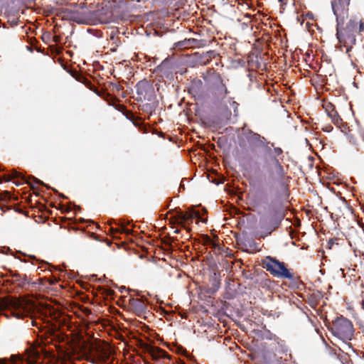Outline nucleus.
Segmentation results:
<instances>
[{
    "label": "nucleus",
    "mask_w": 364,
    "mask_h": 364,
    "mask_svg": "<svg viewBox=\"0 0 364 364\" xmlns=\"http://www.w3.org/2000/svg\"><path fill=\"white\" fill-rule=\"evenodd\" d=\"M220 286V281L218 279H217L216 278H214L212 280V287L210 288H208L206 290V292L208 294H214L219 289Z\"/></svg>",
    "instance_id": "nucleus-20"
},
{
    "label": "nucleus",
    "mask_w": 364,
    "mask_h": 364,
    "mask_svg": "<svg viewBox=\"0 0 364 364\" xmlns=\"http://www.w3.org/2000/svg\"><path fill=\"white\" fill-rule=\"evenodd\" d=\"M114 108L123 113H124V112H127V109H126V107L122 105H114Z\"/></svg>",
    "instance_id": "nucleus-25"
},
{
    "label": "nucleus",
    "mask_w": 364,
    "mask_h": 364,
    "mask_svg": "<svg viewBox=\"0 0 364 364\" xmlns=\"http://www.w3.org/2000/svg\"><path fill=\"white\" fill-rule=\"evenodd\" d=\"M338 127L341 129V131L343 132H344L346 134L349 135V137L353 138V136L350 134V130L349 127H348V125L346 123L343 122L342 119H341V122L339 123Z\"/></svg>",
    "instance_id": "nucleus-23"
},
{
    "label": "nucleus",
    "mask_w": 364,
    "mask_h": 364,
    "mask_svg": "<svg viewBox=\"0 0 364 364\" xmlns=\"http://www.w3.org/2000/svg\"><path fill=\"white\" fill-rule=\"evenodd\" d=\"M284 215L282 213L275 212L270 218L269 225L266 228L267 232L265 236L270 235L273 231L277 229ZM263 237H264L262 236Z\"/></svg>",
    "instance_id": "nucleus-14"
},
{
    "label": "nucleus",
    "mask_w": 364,
    "mask_h": 364,
    "mask_svg": "<svg viewBox=\"0 0 364 364\" xmlns=\"http://www.w3.org/2000/svg\"><path fill=\"white\" fill-rule=\"evenodd\" d=\"M86 8L85 3H81L79 6L75 9H65L64 11L65 17L72 21L78 23L87 24L91 20L94 14L92 11H84Z\"/></svg>",
    "instance_id": "nucleus-8"
},
{
    "label": "nucleus",
    "mask_w": 364,
    "mask_h": 364,
    "mask_svg": "<svg viewBox=\"0 0 364 364\" xmlns=\"http://www.w3.org/2000/svg\"><path fill=\"white\" fill-rule=\"evenodd\" d=\"M343 24L337 23L336 36L340 44L346 48V53L350 56L352 47L356 42L355 33L356 32L358 22L355 20H350L345 28H343Z\"/></svg>",
    "instance_id": "nucleus-2"
},
{
    "label": "nucleus",
    "mask_w": 364,
    "mask_h": 364,
    "mask_svg": "<svg viewBox=\"0 0 364 364\" xmlns=\"http://www.w3.org/2000/svg\"><path fill=\"white\" fill-rule=\"evenodd\" d=\"M97 351L100 353V359L103 360H107L109 357V353L108 349L107 348H99Z\"/></svg>",
    "instance_id": "nucleus-22"
},
{
    "label": "nucleus",
    "mask_w": 364,
    "mask_h": 364,
    "mask_svg": "<svg viewBox=\"0 0 364 364\" xmlns=\"http://www.w3.org/2000/svg\"><path fill=\"white\" fill-rule=\"evenodd\" d=\"M331 330L336 336L342 340H350L354 332L352 322L343 316L333 321Z\"/></svg>",
    "instance_id": "nucleus-6"
},
{
    "label": "nucleus",
    "mask_w": 364,
    "mask_h": 364,
    "mask_svg": "<svg viewBox=\"0 0 364 364\" xmlns=\"http://www.w3.org/2000/svg\"><path fill=\"white\" fill-rule=\"evenodd\" d=\"M58 40H59V37H58V36H55L53 37V41H54L55 43H57V42L58 41Z\"/></svg>",
    "instance_id": "nucleus-33"
},
{
    "label": "nucleus",
    "mask_w": 364,
    "mask_h": 364,
    "mask_svg": "<svg viewBox=\"0 0 364 364\" xmlns=\"http://www.w3.org/2000/svg\"><path fill=\"white\" fill-rule=\"evenodd\" d=\"M144 110H151V107L150 104H145L143 105Z\"/></svg>",
    "instance_id": "nucleus-30"
},
{
    "label": "nucleus",
    "mask_w": 364,
    "mask_h": 364,
    "mask_svg": "<svg viewBox=\"0 0 364 364\" xmlns=\"http://www.w3.org/2000/svg\"><path fill=\"white\" fill-rule=\"evenodd\" d=\"M202 240L204 245H208L212 248H215V242L208 235H203L202 237Z\"/></svg>",
    "instance_id": "nucleus-21"
},
{
    "label": "nucleus",
    "mask_w": 364,
    "mask_h": 364,
    "mask_svg": "<svg viewBox=\"0 0 364 364\" xmlns=\"http://www.w3.org/2000/svg\"><path fill=\"white\" fill-rule=\"evenodd\" d=\"M175 233L178 234L180 232V230L178 229H176L175 231H174Z\"/></svg>",
    "instance_id": "nucleus-36"
},
{
    "label": "nucleus",
    "mask_w": 364,
    "mask_h": 364,
    "mask_svg": "<svg viewBox=\"0 0 364 364\" xmlns=\"http://www.w3.org/2000/svg\"><path fill=\"white\" fill-rule=\"evenodd\" d=\"M323 107L332 122L336 126H338L339 123L341 122V118L336 110L335 105L330 102L325 101L323 103Z\"/></svg>",
    "instance_id": "nucleus-15"
},
{
    "label": "nucleus",
    "mask_w": 364,
    "mask_h": 364,
    "mask_svg": "<svg viewBox=\"0 0 364 364\" xmlns=\"http://www.w3.org/2000/svg\"><path fill=\"white\" fill-rule=\"evenodd\" d=\"M11 279H7L6 282L16 285V291L27 290L31 284L30 279L26 274H21L16 271H10Z\"/></svg>",
    "instance_id": "nucleus-11"
},
{
    "label": "nucleus",
    "mask_w": 364,
    "mask_h": 364,
    "mask_svg": "<svg viewBox=\"0 0 364 364\" xmlns=\"http://www.w3.org/2000/svg\"><path fill=\"white\" fill-rule=\"evenodd\" d=\"M4 309H12L14 316L21 318L31 314L32 305L23 300L5 297L0 300V310Z\"/></svg>",
    "instance_id": "nucleus-4"
},
{
    "label": "nucleus",
    "mask_w": 364,
    "mask_h": 364,
    "mask_svg": "<svg viewBox=\"0 0 364 364\" xmlns=\"http://www.w3.org/2000/svg\"><path fill=\"white\" fill-rule=\"evenodd\" d=\"M252 279L253 280V283L259 288L268 291H272L274 289V282L269 279L266 274L264 276L257 275L252 278Z\"/></svg>",
    "instance_id": "nucleus-13"
},
{
    "label": "nucleus",
    "mask_w": 364,
    "mask_h": 364,
    "mask_svg": "<svg viewBox=\"0 0 364 364\" xmlns=\"http://www.w3.org/2000/svg\"><path fill=\"white\" fill-rule=\"evenodd\" d=\"M138 102L150 101L154 97V89L150 82L146 80L138 82L135 86Z\"/></svg>",
    "instance_id": "nucleus-10"
},
{
    "label": "nucleus",
    "mask_w": 364,
    "mask_h": 364,
    "mask_svg": "<svg viewBox=\"0 0 364 364\" xmlns=\"http://www.w3.org/2000/svg\"><path fill=\"white\" fill-rule=\"evenodd\" d=\"M109 231L111 232L112 235L115 233H124L126 235H130L132 232V230L128 229L124 225L122 224L117 228H110Z\"/></svg>",
    "instance_id": "nucleus-19"
},
{
    "label": "nucleus",
    "mask_w": 364,
    "mask_h": 364,
    "mask_svg": "<svg viewBox=\"0 0 364 364\" xmlns=\"http://www.w3.org/2000/svg\"><path fill=\"white\" fill-rule=\"evenodd\" d=\"M203 83L200 79H193L191 81L190 87H188V92L193 96L200 95L203 92Z\"/></svg>",
    "instance_id": "nucleus-17"
},
{
    "label": "nucleus",
    "mask_w": 364,
    "mask_h": 364,
    "mask_svg": "<svg viewBox=\"0 0 364 364\" xmlns=\"http://www.w3.org/2000/svg\"><path fill=\"white\" fill-rule=\"evenodd\" d=\"M364 31V21L360 20L359 22V32Z\"/></svg>",
    "instance_id": "nucleus-28"
},
{
    "label": "nucleus",
    "mask_w": 364,
    "mask_h": 364,
    "mask_svg": "<svg viewBox=\"0 0 364 364\" xmlns=\"http://www.w3.org/2000/svg\"><path fill=\"white\" fill-rule=\"evenodd\" d=\"M242 135L247 142L250 149L254 151L257 148H264L269 154V159L264 160V167L271 178L276 175L278 178L277 186L273 187L274 200L279 203L288 200L290 196L289 181L291 177L286 176L287 172L280 161H283V150L275 147L274 143H271L259 134L250 129H242Z\"/></svg>",
    "instance_id": "nucleus-1"
},
{
    "label": "nucleus",
    "mask_w": 364,
    "mask_h": 364,
    "mask_svg": "<svg viewBox=\"0 0 364 364\" xmlns=\"http://www.w3.org/2000/svg\"><path fill=\"white\" fill-rule=\"evenodd\" d=\"M20 260H21V261H22V262H27V260H23V259H20Z\"/></svg>",
    "instance_id": "nucleus-38"
},
{
    "label": "nucleus",
    "mask_w": 364,
    "mask_h": 364,
    "mask_svg": "<svg viewBox=\"0 0 364 364\" xmlns=\"http://www.w3.org/2000/svg\"><path fill=\"white\" fill-rule=\"evenodd\" d=\"M262 265L263 268L275 277L290 280L294 278V274L287 267L286 264L275 257H265L262 260Z\"/></svg>",
    "instance_id": "nucleus-3"
},
{
    "label": "nucleus",
    "mask_w": 364,
    "mask_h": 364,
    "mask_svg": "<svg viewBox=\"0 0 364 364\" xmlns=\"http://www.w3.org/2000/svg\"><path fill=\"white\" fill-rule=\"evenodd\" d=\"M173 212H176V215L171 217L170 222L180 225L183 228L186 229L188 232H189L191 229L187 225L192 223L194 218H200V217L199 212L194 210L183 213L180 208H176L169 210L168 214H171Z\"/></svg>",
    "instance_id": "nucleus-7"
},
{
    "label": "nucleus",
    "mask_w": 364,
    "mask_h": 364,
    "mask_svg": "<svg viewBox=\"0 0 364 364\" xmlns=\"http://www.w3.org/2000/svg\"><path fill=\"white\" fill-rule=\"evenodd\" d=\"M146 350L154 360H157L160 358H167L168 359L171 358L170 355L164 350H162L160 348L156 346L146 345Z\"/></svg>",
    "instance_id": "nucleus-16"
},
{
    "label": "nucleus",
    "mask_w": 364,
    "mask_h": 364,
    "mask_svg": "<svg viewBox=\"0 0 364 364\" xmlns=\"http://www.w3.org/2000/svg\"><path fill=\"white\" fill-rule=\"evenodd\" d=\"M0 209L3 212H6V210H9L10 208L7 205V204H4L2 203V199L0 198Z\"/></svg>",
    "instance_id": "nucleus-26"
},
{
    "label": "nucleus",
    "mask_w": 364,
    "mask_h": 364,
    "mask_svg": "<svg viewBox=\"0 0 364 364\" xmlns=\"http://www.w3.org/2000/svg\"><path fill=\"white\" fill-rule=\"evenodd\" d=\"M279 1L282 5H285V4H287V1H286V0H279Z\"/></svg>",
    "instance_id": "nucleus-34"
},
{
    "label": "nucleus",
    "mask_w": 364,
    "mask_h": 364,
    "mask_svg": "<svg viewBox=\"0 0 364 364\" xmlns=\"http://www.w3.org/2000/svg\"><path fill=\"white\" fill-rule=\"evenodd\" d=\"M205 80L208 84L209 92L213 100L220 102L227 97L228 90L219 73L213 72L208 77H205Z\"/></svg>",
    "instance_id": "nucleus-5"
},
{
    "label": "nucleus",
    "mask_w": 364,
    "mask_h": 364,
    "mask_svg": "<svg viewBox=\"0 0 364 364\" xmlns=\"http://www.w3.org/2000/svg\"><path fill=\"white\" fill-rule=\"evenodd\" d=\"M31 178L35 181L36 183L44 185V183L43 181H40L39 179H37L34 177H31Z\"/></svg>",
    "instance_id": "nucleus-31"
},
{
    "label": "nucleus",
    "mask_w": 364,
    "mask_h": 364,
    "mask_svg": "<svg viewBox=\"0 0 364 364\" xmlns=\"http://www.w3.org/2000/svg\"><path fill=\"white\" fill-rule=\"evenodd\" d=\"M0 364H11V363L6 359H0Z\"/></svg>",
    "instance_id": "nucleus-32"
},
{
    "label": "nucleus",
    "mask_w": 364,
    "mask_h": 364,
    "mask_svg": "<svg viewBox=\"0 0 364 364\" xmlns=\"http://www.w3.org/2000/svg\"><path fill=\"white\" fill-rule=\"evenodd\" d=\"M12 178L14 179H16V181H14V183L16 185V186H20L21 185L22 183H28L29 185H31V188H34V187L31 184V183L26 178V177L24 176H22L20 173H18L17 171H15L14 173H12V176H5V181H11Z\"/></svg>",
    "instance_id": "nucleus-18"
},
{
    "label": "nucleus",
    "mask_w": 364,
    "mask_h": 364,
    "mask_svg": "<svg viewBox=\"0 0 364 364\" xmlns=\"http://www.w3.org/2000/svg\"><path fill=\"white\" fill-rule=\"evenodd\" d=\"M350 0H333L331 7L334 15L336 16L338 24L344 23L348 17V6Z\"/></svg>",
    "instance_id": "nucleus-9"
},
{
    "label": "nucleus",
    "mask_w": 364,
    "mask_h": 364,
    "mask_svg": "<svg viewBox=\"0 0 364 364\" xmlns=\"http://www.w3.org/2000/svg\"><path fill=\"white\" fill-rule=\"evenodd\" d=\"M30 259L37 260L35 256H30Z\"/></svg>",
    "instance_id": "nucleus-35"
},
{
    "label": "nucleus",
    "mask_w": 364,
    "mask_h": 364,
    "mask_svg": "<svg viewBox=\"0 0 364 364\" xmlns=\"http://www.w3.org/2000/svg\"><path fill=\"white\" fill-rule=\"evenodd\" d=\"M360 296H361L360 305H361L362 309L364 311V291H362Z\"/></svg>",
    "instance_id": "nucleus-29"
},
{
    "label": "nucleus",
    "mask_w": 364,
    "mask_h": 364,
    "mask_svg": "<svg viewBox=\"0 0 364 364\" xmlns=\"http://www.w3.org/2000/svg\"><path fill=\"white\" fill-rule=\"evenodd\" d=\"M11 195L9 191H5L1 193L0 198L2 199V203L6 204L8 200H11Z\"/></svg>",
    "instance_id": "nucleus-24"
},
{
    "label": "nucleus",
    "mask_w": 364,
    "mask_h": 364,
    "mask_svg": "<svg viewBox=\"0 0 364 364\" xmlns=\"http://www.w3.org/2000/svg\"><path fill=\"white\" fill-rule=\"evenodd\" d=\"M16 211H18L19 213H23L21 210H16Z\"/></svg>",
    "instance_id": "nucleus-37"
},
{
    "label": "nucleus",
    "mask_w": 364,
    "mask_h": 364,
    "mask_svg": "<svg viewBox=\"0 0 364 364\" xmlns=\"http://www.w3.org/2000/svg\"><path fill=\"white\" fill-rule=\"evenodd\" d=\"M311 296H312V297H314V298H315V299H321V298H322V295H321V292H319V291H318V292H316V293H314V294H311Z\"/></svg>",
    "instance_id": "nucleus-27"
},
{
    "label": "nucleus",
    "mask_w": 364,
    "mask_h": 364,
    "mask_svg": "<svg viewBox=\"0 0 364 364\" xmlns=\"http://www.w3.org/2000/svg\"><path fill=\"white\" fill-rule=\"evenodd\" d=\"M130 310L138 316H141L147 311V306L141 299L130 298L129 300Z\"/></svg>",
    "instance_id": "nucleus-12"
}]
</instances>
